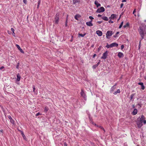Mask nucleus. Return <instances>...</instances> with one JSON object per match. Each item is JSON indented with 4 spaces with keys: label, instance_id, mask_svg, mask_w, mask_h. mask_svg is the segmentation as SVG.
Segmentation results:
<instances>
[{
    "label": "nucleus",
    "instance_id": "obj_1",
    "mask_svg": "<svg viewBox=\"0 0 146 146\" xmlns=\"http://www.w3.org/2000/svg\"><path fill=\"white\" fill-rule=\"evenodd\" d=\"M138 31L141 37V38L139 42V44H141V41L143 39H144V31L143 30V27H140L138 29Z\"/></svg>",
    "mask_w": 146,
    "mask_h": 146
},
{
    "label": "nucleus",
    "instance_id": "obj_2",
    "mask_svg": "<svg viewBox=\"0 0 146 146\" xmlns=\"http://www.w3.org/2000/svg\"><path fill=\"white\" fill-rule=\"evenodd\" d=\"M60 17L59 14L58 13L56 14L54 22L55 24H58L59 21Z\"/></svg>",
    "mask_w": 146,
    "mask_h": 146
},
{
    "label": "nucleus",
    "instance_id": "obj_3",
    "mask_svg": "<svg viewBox=\"0 0 146 146\" xmlns=\"http://www.w3.org/2000/svg\"><path fill=\"white\" fill-rule=\"evenodd\" d=\"M113 33H113L112 31H108L106 34V38L108 39H109V37L111 36L113 34Z\"/></svg>",
    "mask_w": 146,
    "mask_h": 146
},
{
    "label": "nucleus",
    "instance_id": "obj_4",
    "mask_svg": "<svg viewBox=\"0 0 146 146\" xmlns=\"http://www.w3.org/2000/svg\"><path fill=\"white\" fill-rule=\"evenodd\" d=\"M105 9L103 7H101L98 8L96 10V12L100 13L101 12H103L105 11Z\"/></svg>",
    "mask_w": 146,
    "mask_h": 146
},
{
    "label": "nucleus",
    "instance_id": "obj_5",
    "mask_svg": "<svg viewBox=\"0 0 146 146\" xmlns=\"http://www.w3.org/2000/svg\"><path fill=\"white\" fill-rule=\"evenodd\" d=\"M80 94L81 96L85 100H86V96L84 90L82 89L81 90V92H80Z\"/></svg>",
    "mask_w": 146,
    "mask_h": 146
},
{
    "label": "nucleus",
    "instance_id": "obj_6",
    "mask_svg": "<svg viewBox=\"0 0 146 146\" xmlns=\"http://www.w3.org/2000/svg\"><path fill=\"white\" fill-rule=\"evenodd\" d=\"M108 52L107 50L103 54V56L101 57V59H105L108 56Z\"/></svg>",
    "mask_w": 146,
    "mask_h": 146
},
{
    "label": "nucleus",
    "instance_id": "obj_7",
    "mask_svg": "<svg viewBox=\"0 0 146 146\" xmlns=\"http://www.w3.org/2000/svg\"><path fill=\"white\" fill-rule=\"evenodd\" d=\"M96 34L100 36H101L102 35V31L100 30L97 31L96 32Z\"/></svg>",
    "mask_w": 146,
    "mask_h": 146
},
{
    "label": "nucleus",
    "instance_id": "obj_8",
    "mask_svg": "<svg viewBox=\"0 0 146 146\" xmlns=\"http://www.w3.org/2000/svg\"><path fill=\"white\" fill-rule=\"evenodd\" d=\"M92 20H91L87 22L86 24L88 26H92L93 25V24L92 23Z\"/></svg>",
    "mask_w": 146,
    "mask_h": 146
},
{
    "label": "nucleus",
    "instance_id": "obj_9",
    "mask_svg": "<svg viewBox=\"0 0 146 146\" xmlns=\"http://www.w3.org/2000/svg\"><path fill=\"white\" fill-rule=\"evenodd\" d=\"M138 112L137 110V109H134L133 111L131 113V114L133 115H135L137 114Z\"/></svg>",
    "mask_w": 146,
    "mask_h": 146
},
{
    "label": "nucleus",
    "instance_id": "obj_10",
    "mask_svg": "<svg viewBox=\"0 0 146 146\" xmlns=\"http://www.w3.org/2000/svg\"><path fill=\"white\" fill-rule=\"evenodd\" d=\"M16 46L17 47V48L18 50H19L20 52H21L22 53H24V52L22 50V49H21L20 47L19 46L18 44H16Z\"/></svg>",
    "mask_w": 146,
    "mask_h": 146
},
{
    "label": "nucleus",
    "instance_id": "obj_11",
    "mask_svg": "<svg viewBox=\"0 0 146 146\" xmlns=\"http://www.w3.org/2000/svg\"><path fill=\"white\" fill-rule=\"evenodd\" d=\"M117 56L119 58H122L123 57L124 55L122 53L119 52Z\"/></svg>",
    "mask_w": 146,
    "mask_h": 146
},
{
    "label": "nucleus",
    "instance_id": "obj_12",
    "mask_svg": "<svg viewBox=\"0 0 146 146\" xmlns=\"http://www.w3.org/2000/svg\"><path fill=\"white\" fill-rule=\"evenodd\" d=\"M118 46V44L116 43V42H113L111 44V47H117Z\"/></svg>",
    "mask_w": 146,
    "mask_h": 146
},
{
    "label": "nucleus",
    "instance_id": "obj_13",
    "mask_svg": "<svg viewBox=\"0 0 146 146\" xmlns=\"http://www.w3.org/2000/svg\"><path fill=\"white\" fill-rule=\"evenodd\" d=\"M8 118L10 120V122L12 124H14V123L15 121H14L12 119L11 116L10 115H9L8 116Z\"/></svg>",
    "mask_w": 146,
    "mask_h": 146
},
{
    "label": "nucleus",
    "instance_id": "obj_14",
    "mask_svg": "<svg viewBox=\"0 0 146 146\" xmlns=\"http://www.w3.org/2000/svg\"><path fill=\"white\" fill-rule=\"evenodd\" d=\"M96 6L97 7L101 6V4L98 3L97 1H96L94 2Z\"/></svg>",
    "mask_w": 146,
    "mask_h": 146
},
{
    "label": "nucleus",
    "instance_id": "obj_15",
    "mask_svg": "<svg viewBox=\"0 0 146 146\" xmlns=\"http://www.w3.org/2000/svg\"><path fill=\"white\" fill-rule=\"evenodd\" d=\"M20 132H21V135L23 138V139L25 140H26L27 138L24 135L23 132L21 131H20Z\"/></svg>",
    "mask_w": 146,
    "mask_h": 146
},
{
    "label": "nucleus",
    "instance_id": "obj_16",
    "mask_svg": "<svg viewBox=\"0 0 146 146\" xmlns=\"http://www.w3.org/2000/svg\"><path fill=\"white\" fill-rule=\"evenodd\" d=\"M117 15L115 14H112L111 16L110 17H109V18H111V19H113L115 18H116Z\"/></svg>",
    "mask_w": 146,
    "mask_h": 146
},
{
    "label": "nucleus",
    "instance_id": "obj_17",
    "mask_svg": "<svg viewBox=\"0 0 146 146\" xmlns=\"http://www.w3.org/2000/svg\"><path fill=\"white\" fill-rule=\"evenodd\" d=\"M145 119V117L144 116L142 115L141 116V117L140 118V121L141 122H143V120H144Z\"/></svg>",
    "mask_w": 146,
    "mask_h": 146
},
{
    "label": "nucleus",
    "instance_id": "obj_18",
    "mask_svg": "<svg viewBox=\"0 0 146 146\" xmlns=\"http://www.w3.org/2000/svg\"><path fill=\"white\" fill-rule=\"evenodd\" d=\"M81 17L80 15L79 14H77L74 16V18L77 20H78V18H80Z\"/></svg>",
    "mask_w": 146,
    "mask_h": 146
},
{
    "label": "nucleus",
    "instance_id": "obj_19",
    "mask_svg": "<svg viewBox=\"0 0 146 146\" xmlns=\"http://www.w3.org/2000/svg\"><path fill=\"white\" fill-rule=\"evenodd\" d=\"M17 82L19 81L20 80L21 77L19 74H17Z\"/></svg>",
    "mask_w": 146,
    "mask_h": 146
},
{
    "label": "nucleus",
    "instance_id": "obj_20",
    "mask_svg": "<svg viewBox=\"0 0 146 146\" xmlns=\"http://www.w3.org/2000/svg\"><path fill=\"white\" fill-rule=\"evenodd\" d=\"M142 123L140 121L137 122V124L138 127L140 128L142 126Z\"/></svg>",
    "mask_w": 146,
    "mask_h": 146
},
{
    "label": "nucleus",
    "instance_id": "obj_21",
    "mask_svg": "<svg viewBox=\"0 0 146 146\" xmlns=\"http://www.w3.org/2000/svg\"><path fill=\"white\" fill-rule=\"evenodd\" d=\"M115 88L116 87H114V86H112L110 89V93H112Z\"/></svg>",
    "mask_w": 146,
    "mask_h": 146
},
{
    "label": "nucleus",
    "instance_id": "obj_22",
    "mask_svg": "<svg viewBox=\"0 0 146 146\" xmlns=\"http://www.w3.org/2000/svg\"><path fill=\"white\" fill-rule=\"evenodd\" d=\"M120 92V90L119 89H118L117 90V91H116L115 92L113 93V94L114 95H116L117 93H119Z\"/></svg>",
    "mask_w": 146,
    "mask_h": 146
},
{
    "label": "nucleus",
    "instance_id": "obj_23",
    "mask_svg": "<svg viewBox=\"0 0 146 146\" xmlns=\"http://www.w3.org/2000/svg\"><path fill=\"white\" fill-rule=\"evenodd\" d=\"M80 2V0H73V4H75L76 3H79Z\"/></svg>",
    "mask_w": 146,
    "mask_h": 146
},
{
    "label": "nucleus",
    "instance_id": "obj_24",
    "mask_svg": "<svg viewBox=\"0 0 146 146\" xmlns=\"http://www.w3.org/2000/svg\"><path fill=\"white\" fill-rule=\"evenodd\" d=\"M102 19L106 21H108V18L106 16L102 17Z\"/></svg>",
    "mask_w": 146,
    "mask_h": 146
},
{
    "label": "nucleus",
    "instance_id": "obj_25",
    "mask_svg": "<svg viewBox=\"0 0 146 146\" xmlns=\"http://www.w3.org/2000/svg\"><path fill=\"white\" fill-rule=\"evenodd\" d=\"M135 95V93L132 94L131 95L130 97V100L131 101L132 100V99H133V97Z\"/></svg>",
    "mask_w": 146,
    "mask_h": 146
},
{
    "label": "nucleus",
    "instance_id": "obj_26",
    "mask_svg": "<svg viewBox=\"0 0 146 146\" xmlns=\"http://www.w3.org/2000/svg\"><path fill=\"white\" fill-rule=\"evenodd\" d=\"M86 35V33H84V34L79 33L78 34V36H81L82 37H84Z\"/></svg>",
    "mask_w": 146,
    "mask_h": 146
},
{
    "label": "nucleus",
    "instance_id": "obj_27",
    "mask_svg": "<svg viewBox=\"0 0 146 146\" xmlns=\"http://www.w3.org/2000/svg\"><path fill=\"white\" fill-rule=\"evenodd\" d=\"M48 110L49 108L47 107L46 106L44 108V111L45 112H46L48 111Z\"/></svg>",
    "mask_w": 146,
    "mask_h": 146
},
{
    "label": "nucleus",
    "instance_id": "obj_28",
    "mask_svg": "<svg viewBox=\"0 0 146 146\" xmlns=\"http://www.w3.org/2000/svg\"><path fill=\"white\" fill-rule=\"evenodd\" d=\"M129 23H127L126 24L124 25L123 26L124 28H125L127 27H128L129 26Z\"/></svg>",
    "mask_w": 146,
    "mask_h": 146
},
{
    "label": "nucleus",
    "instance_id": "obj_29",
    "mask_svg": "<svg viewBox=\"0 0 146 146\" xmlns=\"http://www.w3.org/2000/svg\"><path fill=\"white\" fill-rule=\"evenodd\" d=\"M89 120H90V122H92V121H93L92 118V117H91L90 116V115L89 114V117H88Z\"/></svg>",
    "mask_w": 146,
    "mask_h": 146
},
{
    "label": "nucleus",
    "instance_id": "obj_30",
    "mask_svg": "<svg viewBox=\"0 0 146 146\" xmlns=\"http://www.w3.org/2000/svg\"><path fill=\"white\" fill-rule=\"evenodd\" d=\"M90 123L96 127H98V125L96 124L95 123H94L93 121H92V122H90Z\"/></svg>",
    "mask_w": 146,
    "mask_h": 146
},
{
    "label": "nucleus",
    "instance_id": "obj_31",
    "mask_svg": "<svg viewBox=\"0 0 146 146\" xmlns=\"http://www.w3.org/2000/svg\"><path fill=\"white\" fill-rule=\"evenodd\" d=\"M98 127L100 128V129L104 131V132H105V130L104 129V128L102 126H100L98 125Z\"/></svg>",
    "mask_w": 146,
    "mask_h": 146
},
{
    "label": "nucleus",
    "instance_id": "obj_32",
    "mask_svg": "<svg viewBox=\"0 0 146 146\" xmlns=\"http://www.w3.org/2000/svg\"><path fill=\"white\" fill-rule=\"evenodd\" d=\"M119 33V32L118 31V32H117L116 34L115 35H113V37L114 38H116V37L118 36L117 35H118Z\"/></svg>",
    "mask_w": 146,
    "mask_h": 146
},
{
    "label": "nucleus",
    "instance_id": "obj_33",
    "mask_svg": "<svg viewBox=\"0 0 146 146\" xmlns=\"http://www.w3.org/2000/svg\"><path fill=\"white\" fill-rule=\"evenodd\" d=\"M111 44H108V43H107V45L106 46V47L108 48H111Z\"/></svg>",
    "mask_w": 146,
    "mask_h": 146
},
{
    "label": "nucleus",
    "instance_id": "obj_34",
    "mask_svg": "<svg viewBox=\"0 0 146 146\" xmlns=\"http://www.w3.org/2000/svg\"><path fill=\"white\" fill-rule=\"evenodd\" d=\"M98 66L96 64H94L92 66V68L94 69H96L97 67Z\"/></svg>",
    "mask_w": 146,
    "mask_h": 146
},
{
    "label": "nucleus",
    "instance_id": "obj_35",
    "mask_svg": "<svg viewBox=\"0 0 146 146\" xmlns=\"http://www.w3.org/2000/svg\"><path fill=\"white\" fill-rule=\"evenodd\" d=\"M123 21L121 23L119 27V29H120L122 27V26L123 25Z\"/></svg>",
    "mask_w": 146,
    "mask_h": 146
},
{
    "label": "nucleus",
    "instance_id": "obj_36",
    "mask_svg": "<svg viewBox=\"0 0 146 146\" xmlns=\"http://www.w3.org/2000/svg\"><path fill=\"white\" fill-rule=\"evenodd\" d=\"M33 91L35 93V86L34 85H33Z\"/></svg>",
    "mask_w": 146,
    "mask_h": 146
},
{
    "label": "nucleus",
    "instance_id": "obj_37",
    "mask_svg": "<svg viewBox=\"0 0 146 146\" xmlns=\"http://www.w3.org/2000/svg\"><path fill=\"white\" fill-rule=\"evenodd\" d=\"M19 63L18 62L17 63V64L16 66V68L17 69H19Z\"/></svg>",
    "mask_w": 146,
    "mask_h": 146
},
{
    "label": "nucleus",
    "instance_id": "obj_38",
    "mask_svg": "<svg viewBox=\"0 0 146 146\" xmlns=\"http://www.w3.org/2000/svg\"><path fill=\"white\" fill-rule=\"evenodd\" d=\"M136 105H138L139 106V108H141L142 107V104H139L138 103V104Z\"/></svg>",
    "mask_w": 146,
    "mask_h": 146
},
{
    "label": "nucleus",
    "instance_id": "obj_39",
    "mask_svg": "<svg viewBox=\"0 0 146 146\" xmlns=\"http://www.w3.org/2000/svg\"><path fill=\"white\" fill-rule=\"evenodd\" d=\"M141 89L142 90H144L145 89V87L144 85L143 84V85H142V86H141Z\"/></svg>",
    "mask_w": 146,
    "mask_h": 146
},
{
    "label": "nucleus",
    "instance_id": "obj_40",
    "mask_svg": "<svg viewBox=\"0 0 146 146\" xmlns=\"http://www.w3.org/2000/svg\"><path fill=\"white\" fill-rule=\"evenodd\" d=\"M137 84L138 85H141V86L143 84V83L142 82H139Z\"/></svg>",
    "mask_w": 146,
    "mask_h": 146
},
{
    "label": "nucleus",
    "instance_id": "obj_41",
    "mask_svg": "<svg viewBox=\"0 0 146 146\" xmlns=\"http://www.w3.org/2000/svg\"><path fill=\"white\" fill-rule=\"evenodd\" d=\"M124 48V46L123 45H122L121 46V50H122Z\"/></svg>",
    "mask_w": 146,
    "mask_h": 146
},
{
    "label": "nucleus",
    "instance_id": "obj_42",
    "mask_svg": "<svg viewBox=\"0 0 146 146\" xmlns=\"http://www.w3.org/2000/svg\"><path fill=\"white\" fill-rule=\"evenodd\" d=\"M41 114L39 112H38L36 114V116H37L39 115H41Z\"/></svg>",
    "mask_w": 146,
    "mask_h": 146
},
{
    "label": "nucleus",
    "instance_id": "obj_43",
    "mask_svg": "<svg viewBox=\"0 0 146 146\" xmlns=\"http://www.w3.org/2000/svg\"><path fill=\"white\" fill-rule=\"evenodd\" d=\"M89 18L91 20H92V19H94V18L91 16H90L89 17Z\"/></svg>",
    "mask_w": 146,
    "mask_h": 146
},
{
    "label": "nucleus",
    "instance_id": "obj_44",
    "mask_svg": "<svg viewBox=\"0 0 146 146\" xmlns=\"http://www.w3.org/2000/svg\"><path fill=\"white\" fill-rule=\"evenodd\" d=\"M140 101H139V103H138L139 104H142V102L141 101V100H142L143 101V100H142V99H140Z\"/></svg>",
    "mask_w": 146,
    "mask_h": 146
},
{
    "label": "nucleus",
    "instance_id": "obj_45",
    "mask_svg": "<svg viewBox=\"0 0 146 146\" xmlns=\"http://www.w3.org/2000/svg\"><path fill=\"white\" fill-rule=\"evenodd\" d=\"M67 23H68V22H67V19L66 20V21L65 24V26L66 27H67Z\"/></svg>",
    "mask_w": 146,
    "mask_h": 146
},
{
    "label": "nucleus",
    "instance_id": "obj_46",
    "mask_svg": "<svg viewBox=\"0 0 146 146\" xmlns=\"http://www.w3.org/2000/svg\"><path fill=\"white\" fill-rule=\"evenodd\" d=\"M102 47V46H100L98 48V52L100 50Z\"/></svg>",
    "mask_w": 146,
    "mask_h": 146
},
{
    "label": "nucleus",
    "instance_id": "obj_47",
    "mask_svg": "<svg viewBox=\"0 0 146 146\" xmlns=\"http://www.w3.org/2000/svg\"><path fill=\"white\" fill-rule=\"evenodd\" d=\"M23 1L25 4H27V0H23Z\"/></svg>",
    "mask_w": 146,
    "mask_h": 146
},
{
    "label": "nucleus",
    "instance_id": "obj_48",
    "mask_svg": "<svg viewBox=\"0 0 146 146\" xmlns=\"http://www.w3.org/2000/svg\"><path fill=\"white\" fill-rule=\"evenodd\" d=\"M64 146H68V144L66 142H64Z\"/></svg>",
    "mask_w": 146,
    "mask_h": 146
},
{
    "label": "nucleus",
    "instance_id": "obj_49",
    "mask_svg": "<svg viewBox=\"0 0 146 146\" xmlns=\"http://www.w3.org/2000/svg\"><path fill=\"white\" fill-rule=\"evenodd\" d=\"M11 30L13 32V33H14V31H15L14 29L13 28H11Z\"/></svg>",
    "mask_w": 146,
    "mask_h": 146
},
{
    "label": "nucleus",
    "instance_id": "obj_50",
    "mask_svg": "<svg viewBox=\"0 0 146 146\" xmlns=\"http://www.w3.org/2000/svg\"><path fill=\"white\" fill-rule=\"evenodd\" d=\"M103 22V21H98L97 22V23H99V24H101Z\"/></svg>",
    "mask_w": 146,
    "mask_h": 146
},
{
    "label": "nucleus",
    "instance_id": "obj_51",
    "mask_svg": "<svg viewBox=\"0 0 146 146\" xmlns=\"http://www.w3.org/2000/svg\"><path fill=\"white\" fill-rule=\"evenodd\" d=\"M109 23H113V21H112L110 19L109 21H108Z\"/></svg>",
    "mask_w": 146,
    "mask_h": 146
},
{
    "label": "nucleus",
    "instance_id": "obj_52",
    "mask_svg": "<svg viewBox=\"0 0 146 146\" xmlns=\"http://www.w3.org/2000/svg\"><path fill=\"white\" fill-rule=\"evenodd\" d=\"M123 3H121V5H120V8H122V7H123Z\"/></svg>",
    "mask_w": 146,
    "mask_h": 146
},
{
    "label": "nucleus",
    "instance_id": "obj_53",
    "mask_svg": "<svg viewBox=\"0 0 146 146\" xmlns=\"http://www.w3.org/2000/svg\"><path fill=\"white\" fill-rule=\"evenodd\" d=\"M143 122L144 124H146V121L145 120H143Z\"/></svg>",
    "mask_w": 146,
    "mask_h": 146
},
{
    "label": "nucleus",
    "instance_id": "obj_54",
    "mask_svg": "<svg viewBox=\"0 0 146 146\" xmlns=\"http://www.w3.org/2000/svg\"><path fill=\"white\" fill-rule=\"evenodd\" d=\"M4 68V66H2L0 68V70H1L3 69Z\"/></svg>",
    "mask_w": 146,
    "mask_h": 146
},
{
    "label": "nucleus",
    "instance_id": "obj_55",
    "mask_svg": "<svg viewBox=\"0 0 146 146\" xmlns=\"http://www.w3.org/2000/svg\"><path fill=\"white\" fill-rule=\"evenodd\" d=\"M96 56V54H94L93 55V58H94Z\"/></svg>",
    "mask_w": 146,
    "mask_h": 146
},
{
    "label": "nucleus",
    "instance_id": "obj_56",
    "mask_svg": "<svg viewBox=\"0 0 146 146\" xmlns=\"http://www.w3.org/2000/svg\"><path fill=\"white\" fill-rule=\"evenodd\" d=\"M135 10L136 9H134V10H133V14H134L136 12V11H135Z\"/></svg>",
    "mask_w": 146,
    "mask_h": 146
},
{
    "label": "nucleus",
    "instance_id": "obj_57",
    "mask_svg": "<svg viewBox=\"0 0 146 146\" xmlns=\"http://www.w3.org/2000/svg\"><path fill=\"white\" fill-rule=\"evenodd\" d=\"M141 44H139V48H138V49L139 50L140 48V47H141Z\"/></svg>",
    "mask_w": 146,
    "mask_h": 146
},
{
    "label": "nucleus",
    "instance_id": "obj_58",
    "mask_svg": "<svg viewBox=\"0 0 146 146\" xmlns=\"http://www.w3.org/2000/svg\"><path fill=\"white\" fill-rule=\"evenodd\" d=\"M102 15L100 14H99L98 15V17H101Z\"/></svg>",
    "mask_w": 146,
    "mask_h": 146
},
{
    "label": "nucleus",
    "instance_id": "obj_59",
    "mask_svg": "<svg viewBox=\"0 0 146 146\" xmlns=\"http://www.w3.org/2000/svg\"><path fill=\"white\" fill-rule=\"evenodd\" d=\"M121 15H120L119 16V19H118V20H117V21H119V20L120 19V18H121Z\"/></svg>",
    "mask_w": 146,
    "mask_h": 146
},
{
    "label": "nucleus",
    "instance_id": "obj_60",
    "mask_svg": "<svg viewBox=\"0 0 146 146\" xmlns=\"http://www.w3.org/2000/svg\"><path fill=\"white\" fill-rule=\"evenodd\" d=\"M100 62H98L96 64L98 66L99 64H100Z\"/></svg>",
    "mask_w": 146,
    "mask_h": 146
},
{
    "label": "nucleus",
    "instance_id": "obj_61",
    "mask_svg": "<svg viewBox=\"0 0 146 146\" xmlns=\"http://www.w3.org/2000/svg\"><path fill=\"white\" fill-rule=\"evenodd\" d=\"M132 107L133 108H134L135 107V105H132Z\"/></svg>",
    "mask_w": 146,
    "mask_h": 146
},
{
    "label": "nucleus",
    "instance_id": "obj_62",
    "mask_svg": "<svg viewBox=\"0 0 146 146\" xmlns=\"http://www.w3.org/2000/svg\"><path fill=\"white\" fill-rule=\"evenodd\" d=\"M87 113L88 116H89V114L90 115V114L89 113V112H88V111L87 112Z\"/></svg>",
    "mask_w": 146,
    "mask_h": 146
},
{
    "label": "nucleus",
    "instance_id": "obj_63",
    "mask_svg": "<svg viewBox=\"0 0 146 146\" xmlns=\"http://www.w3.org/2000/svg\"><path fill=\"white\" fill-rule=\"evenodd\" d=\"M117 85V83H116L113 86H114V87H116L115 86H116Z\"/></svg>",
    "mask_w": 146,
    "mask_h": 146
},
{
    "label": "nucleus",
    "instance_id": "obj_64",
    "mask_svg": "<svg viewBox=\"0 0 146 146\" xmlns=\"http://www.w3.org/2000/svg\"><path fill=\"white\" fill-rule=\"evenodd\" d=\"M94 46V44H92L91 46V47H92V48H93Z\"/></svg>",
    "mask_w": 146,
    "mask_h": 146
}]
</instances>
